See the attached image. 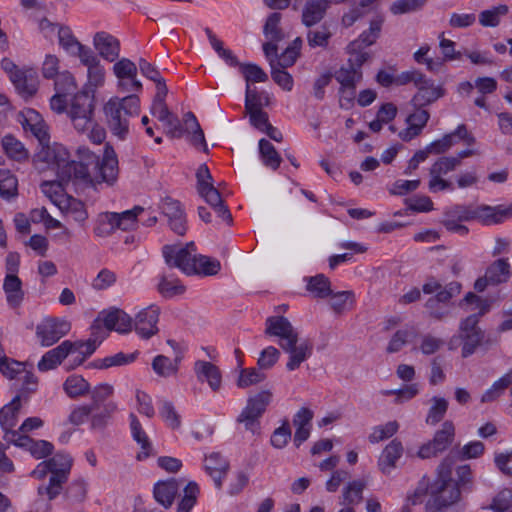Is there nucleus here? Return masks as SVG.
Masks as SVG:
<instances>
[{"label":"nucleus","instance_id":"obj_2","mask_svg":"<svg viewBox=\"0 0 512 512\" xmlns=\"http://www.w3.org/2000/svg\"><path fill=\"white\" fill-rule=\"evenodd\" d=\"M265 335L278 338V345L289 355L286 369L294 371L305 362L313 352L310 340L300 341L299 333L284 316H270L265 321Z\"/></svg>","mask_w":512,"mask_h":512},{"label":"nucleus","instance_id":"obj_37","mask_svg":"<svg viewBox=\"0 0 512 512\" xmlns=\"http://www.w3.org/2000/svg\"><path fill=\"white\" fill-rule=\"evenodd\" d=\"M186 126V132L190 133L189 141L195 147L202 146L203 151L207 152L208 147L205 141V136L202 128L200 127L195 115L192 112H187L183 116Z\"/></svg>","mask_w":512,"mask_h":512},{"label":"nucleus","instance_id":"obj_16","mask_svg":"<svg viewBox=\"0 0 512 512\" xmlns=\"http://www.w3.org/2000/svg\"><path fill=\"white\" fill-rule=\"evenodd\" d=\"M163 256L165 262L170 267L179 268L187 275H194L197 271L194 266V255L187 248H177L175 246H164Z\"/></svg>","mask_w":512,"mask_h":512},{"label":"nucleus","instance_id":"obj_18","mask_svg":"<svg viewBox=\"0 0 512 512\" xmlns=\"http://www.w3.org/2000/svg\"><path fill=\"white\" fill-rule=\"evenodd\" d=\"M205 472L213 479L215 487L220 490L229 469V461L219 452H212L204 457Z\"/></svg>","mask_w":512,"mask_h":512},{"label":"nucleus","instance_id":"obj_62","mask_svg":"<svg viewBox=\"0 0 512 512\" xmlns=\"http://www.w3.org/2000/svg\"><path fill=\"white\" fill-rule=\"evenodd\" d=\"M137 65L128 58H121L113 65V73L117 79H127L137 76Z\"/></svg>","mask_w":512,"mask_h":512},{"label":"nucleus","instance_id":"obj_8","mask_svg":"<svg viewBox=\"0 0 512 512\" xmlns=\"http://www.w3.org/2000/svg\"><path fill=\"white\" fill-rule=\"evenodd\" d=\"M460 490L455 483H433L431 497L425 505L426 512H440L460 499Z\"/></svg>","mask_w":512,"mask_h":512},{"label":"nucleus","instance_id":"obj_34","mask_svg":"<svg viewBox=\"0 0 512 512\" xmlns=\"http://www.w3.org/2000/svg\"><path fill=\"white\" fill-rule=\"evenodd\" d=\"M3 290L6 294V300L12 307L20 305L24 298V292L22 290V281L15 274H6L3 283Z\"/></svg>","mask_w":512,"mask_h":512},{"label":"nucleus","instance_id":"obj_14","mask_svg":"<svg viewBox=\"0 0 512 512\" xmlns=\"http://www.w3.org/2000/svg\"><path fill=\"white\" fill-rule=\"evenodd\" d=\"M159 209L167 217L169 226L175 233L181 236L186 233V214L178 200L166 196L161 199Z\"/></svg>","mask_w":512,"mask_h":512},{"label":"nucleus","instance_id":"obj_28","mask_svg":"<svg viewBox=\"0 0 512 512\" xmlns=\"http://www.w3.org/2000/svg\"><path fill=\"white\" fill-rule=\"evenodd\" d=\"M17 447L24 448L36 459H42L53 452V445L46 440H33L27 435L22 434L14 439L12 443Z\"/></svg>","mask_w":512,"mask_h":512},{"label":"nucleus","instance_id":"obj_3","mask_svg":"<svg viewBox=\"0 0 512 512\" xmlns=\"http://www.w3.org/2000/svg\"><path fill=\"white\" fill-rule=\"evenodd\" d=\"M106 123L113 135L124 140L129 133L130 119L140 113V100L136 95L113 97L104 105Z\"/></svg>","mask_w":512,"mask_h":512},{"label":"nucleus","instance_id":"obj_15","mask_svg":"<svg viewBox=\"0 0 512 512\" xmlns=\"http://www.w3.org/2000/svg\"><path fill=\"white\" fill-rule=\"evenodd\" d=\"M38 157L57 170V175L61 181L68 183V177L63 171L70 164V161L69 152L64 146L57 143L43 146Z\"/></svg>","mask_w":512,"mask_h":512},{"label":"nucleus","instance_id":"obj_58","mask_svg":"<svg viewBox=\"0 0 512 512\" xmlns=\"http://www.w3.org/2000/svg\"><path fill=\"white\" fill-rule=\"evenodd\" d=\"M159 414L171 429H178L181 426V417L175 410L171 401L161 400Z\"/></svg>","mask_w":512,"mask_h":512},{"label":"nucleus","instance_id":"obj_38","mask_svg":"<svg viewBox=\"0 0 512 512\" xmlns=\"http://www.w3.org/2000/svg\"><path fill=\"white\" fill-rule=\"evenodd\" d=\"M476 219L486 225L498 224L510 216V210L501 207L480 206L475 209Z\"/></svg>","mask_w":512,"mask_h":512},{"label":"nucleus","instance_id":"obj_54","mask_svg":"<svg viewBox=\"0 0 512 512\" xmlns=\"http://www.w3.org/2000/svg\"><path fill=\"white\" fill-rule=\"evenodd\" d=\"M431 401L433 404L428 411L426 423L434 426L444 418L448 409V401L445 398L436 396Z\"/></svg>","mask_w":512,"mask_h":512},{"label":"nucleus","instance_id":"obj_1","mask_svg":"<svg viewBox=\"0 0 512 512\" xmlns=\"http://www.w3.org/2000/svg\"><path fill=\"white\" fill-rule=\"evenodd\" d=\"M78 160H71L63 173L68 183L76 188L85 189L106 183L113 185L119 173L118 159L114 149L106 145L102 159L86 147L77 149Z\"/></svg>","mask_w":512,"mask_h":512},{"label":"nucleus","instance_id":"obj_27","mask_svg":"<svg viewBox=\"0 0 512 512\" xmlns=\"http://www.w3.org/2000/svg\"><path fill=\"white\" fill-rule=\"evenodd\" d=\"M194 371L200 382L206 381L213 391L220 389L222 376L216 365L208 361L198 360L195 362Z\"/></svg>","mask_w":512,"mask_h":512},{"label":"nucleus","instance_id":"obj_60","mask_svg":"<svg viewBox=\"0 0 512 512\" xmlns=\"http://www.w3.org/2000/svg\"><path fill=\"white\" fill-rule=\"evenodd\" d=\"M271 77L281 88L286 91H291L294 85L293 77L290 73L285 71V68H280L275 64V60L270 59Z\"/></svg>","mask_w":512,"mask_h":512},{"label":"nucleus","instance_id":"obj_21","mask_svg":"<svg viewBox=\"0 0 512 512\" xmlns=\"http://www.w3.org/2000/svg\"><path fill=\"white\" fill-rule=\"evenodd\" d=\"M464 302L467 304H475L479 310L478 313L472 314L465 318L460 325V334L471 333V332H482L478 327L479 318L486 314L490 309V304L487 300L481 299L473 292L466 294Z\"/></svg>","mask_w":512,"mask_h":512},{"label":"nucleus","instance_id":"obj_52","mask_svg":"<svg viewBox=\"0 0 512 512\" xmlns=\"http://www.w3.org/2000/svg\"><path fill=\"white\" fill-rule=\"evenodd\" d=\"M25 367H27L25 362L16 361L6 355L0 358V372L10 380L19 378L25 372Z\"/></svg>","mask_w":512,"mask_h":512},{"label":"nucleus","instance_id":"obj_43","mask_svg":"<svg viewBox=\"0 0 512 512\" xmlns=\"http://www.w3.org/2000/svg\"><path fill=\"white\" fill-rule=\"evenodd\" d=\"M138 355V352H134L131 354H124L119 352L115 355L105 357L103 359L94 360L89 364V367L97 368V369H107L115 366H122L125 364L132 363Z\"/></svg>","mask_w":512,"mask_h":512},{"label":"nucleus","instance_id":"obj_39","mask_svg":"<svg viewBox=\"0 0 512 512\" xmlns=\"http://www.w3.org/2000/svg\"><path fill=\"white\" fill-rule=\"evenodd\" d=\"M2 147L5 154L15 161L23 162L29 158L28 150L13 135L8 134L2 138Z\"/></svg>","mask_w":512,"mask_h":512},{"label":"nucleus","instance_id":"obj_24","mask_svg":"<svg viewBox=\"0 0 512 512\" xmlns=\"http://www.w3.org/2000/svg\"><path fill=\"white\" fill-rule=\"evenodd\" d=\"M430 119V113L423 108H415V111L409 114L405 120L407 127L399 132L401 140L409 142L419 136Z\"/></svg>","mask_w":512,"mask_h":512},{"label":"nucleus","instance_id":"obj_50","mask_svg":"<svg viewBox=\"0 0 512 512\" xmlns=\"http://www.w3.org/2000/svg\"><path fill=\"white\" fill-rule=\"evenodd\" d=\"M281 14L274 12L268 16L263 27V33L266 38L273 42H280L284 38V33L279 27Z\"/></svg>","mask_w":512,"mask_h":512},{"label":"nucleus","instance_id":"obj_48","mask_svg":"<svg viewBox=\"0 0 512 512\" xmlns=\"http://www.w3.org/2000/svg\"><path fill=\"white\" fill-rule=\"evenodd\" d=\"M18 193V180L16 176L7 169H0V196L10 200Z\"/></svg>","mask_w":512,"mask_h":512},{"label":"nucleus","instance_id":"obj_32","mask_svg":"<svg viewBox=\"0 0 512 512\" xmlns=\"http://www.w3.org/2000/svg\"><path fill=\"white\" fill-rule=\"evenodd\" d=\"M98 346L96 339H88L87 341H74L72 342L71 347V355H74L71 359V369H74L81 364L84 363V361L90 357L96 350Z\"/></svg>","mask_w":512,"mask_h":512},{"label":"nucleus","instance_id":"obj_11","mask_svg":"<svg viewBox=\"0 0 512 512\" xmlns=\"http://www.w3.org/2000/svg\"><path fill=\"white\" fill-rule=\"evenodd\" d=\"M70 329L71 324L64 319L46 318L36 326V336L41 346L49 347L67 335Z\"/></svg>","mask_w":512,"mask_h":512},{"label":"nucleus","instance_id":"obj_12","mask_svg":"<svg viewBox=\"0 0 512 512\" xmlns=\"http://www.w3.org/2000/svg\"><path fill=\"white\" fill-rule=\"evenodd\" d=\"M160 315V308L157 305H149L140 310L136 315L134 321L132 320V327L136 333L143 339H150L159 331L158 321Z\"/></svg>","mask_w":512,"mask_h":512},{"label":"nucleus","instance_id":"obj_10","mask_svg":"<svg viewBox=\"0 0 512 512\" xmlns=\"http://www.w3.org/2000/svg\"><path fill=\"white\" fill-rule=\"evenodd\" d=\"M454 436V424L451 421H445L442 424L441 429L435 432L433 439L420 447L418 456L422 459L437 456L452 444Z\"/></svg>","mask_w":512,"mask_h":512},{"label":"nucleus","instance_id":"obj_26","mask_svg":"<svg viewBox=\"0 0 512 512\" xmlns=\"http://www.w3.org/2000/svg\"><path fill=\"white\" fill-rule=\"evenodd\" d=\"M72 341L65 340L57 347L47 351L38 362V369L46 372L55 369L71 353Z\"/></svg>","mask_w":512,"mask_h":512},{"label":"nucleus","instance_id":"obj_57","mask_svg":"<svg viewBox=\"0 0 512 512\" xmlns=\"http://www.w3.org/2000/svg\"><path fill=\"white\" fill-rule=\"evenodd\" d=\"M198 494V484L190 481L184 488V495L178 504L177 512H190L196 504Z\"/></svg>","mask_w":512,"mask_h":512},{"label":"nucleus","instance_id":"obj_25","mask_svg":"<svg viewBox=\"0 0 512 512\" xmlns=\"http://www.w3.org/2000/svg\"><path fill=\"white\" fill-rule=\"evenodd\" d=\"M102 320L104 326L118 333H128L132 330V318L121 309L102 312L96 321Z\"/></svg>","mask_w":512,"mask_h":512},{"label":"nucleus","instance_id":"obj_23","mask_svg":"<svg viewBox=\"0 0 512 512\" xmlns=\"http://www.w3.org/2000/svg\"><path fill=\"white\" fill-rule=\"evenodd\" d=\"M331 0H308L302 8L301 22L306 28L319 24L326 16Z\"/></svg>","mask_w":512,"mask_h":512},{"label":"nucleus","instance_id":"obj_36","mask_svg":"<svg viewBox=\"0 0 512 512\" xmlns=\"http://www.w3.org/2000/svg\"><path fill=\"white\" fill-rule=\"evenodd\" d=\"M485 273L490 278L491 285L506 283L511 277L510 264L507 259H497L486 268Z\"/></svg>","mask_w":512,"mask_h":512},{"label":"nucleus","instance_id":"obj_61","mask_svg":"<svg viewBox=\"0 0 512 512\" xmlns=\"http://www.w3.org/2000/svg\"><path fill=\"white\" fill-rule=\"evenodd\" d=\"M158 291L164 297H173L184 293L185 287L177 279H169L168 276L163 275L158 284Z\"/></svg>","mask_w":512,"mask_h":512},{"label":"nucleus","instance_id":"obj_44","mask_svg":"<svg viewBox=\"0 0 512 512\" xmlns=\"http://www.w3.org/2000/svg\"><path fill=\"white\" fill-rule=\"evenodd\" d=\"M365 487L366 482L363 480L349 482L343 490L341 504L350 507L359 504L362 501V494Z\"/></svg>","mask_w":512,"mask_h":512},{"label":"nucleus","instance_id":"obj_55","mask_svg":"<svg viewBox=\"0 0 512 512\" xmlns=\"http://www.w3.org/2000/svg\"><path fill=\"white\" fill-rule=\"evenodd\" d=\"M266 379V374L257 368H243L240 370L237 386L239 388H247L252 385L263 382Z\"/></svg>","mask_w":512,"mask_h":512},{"label":"nucleus","instance_id":"obj_22","mask_svg":"<svg viewBox=\"0 0 512 512\" xmlns=\"http://www.w3.org/2000/svg\"><path fill=\"white\" fill-rule=\"evenodd\" d=\"M197 192L199 196L210 205L219 218L229 225L232 223V215L228 207L224 204L220 192L213 184L202 186Z\"/></svg>","mask_w":512,"mask_h":512},{"label":"nucleus","instance_id":"obj_45","mask_svg":"<svg viewBox=\"0 0 512 512\" xmlns=\"http://www.w3.org/2000/svg\"><path fill=\"white\" fill-rule=\"evenodd\" d=\"M306 288L315 298L323 299L332 294L330 281L324 274L309 277Z\"/></svg>","mask_w":512,"mask_h":512},{"label":"nucleus","instance_id":"obj_40","mask_svg":"<svg viewBox=\"0 0 512 512\" xmlns=\"http://www.w3.org/2000/svg\"><path fill=\"white\" fill-rule=\"evenodd\" d=\"M383 23V19L377 17L370 22L369 29L364 31L356 40L351 42V47L353 49L362 47L367 48L368 46L374 44L379 37L381 26Z\"/></svg>","mask_w":512,"mask_h":512},{"label":"nucleus","instance_id":"obj_30","mask_svg":"<svg viewBox=\"0 0 512 512\" xmlns=\"http://www.w3.org/2000/svg\"><path fill=\"white\" fill-rule=\"evenodd\" d=\"M333 33L326 24L308 28L306 32V42L310 49L326 50L329 47Z\"/></svg>","mask_w":512,"mask_h":512},{"label":"nucleus","instance_id":"obj_20","mask_svg":"<svg viewBox=\"0 0 512 512\" xmlns=\"http://www.w3.org/2000/svg\"><path fill=\"white\" fill-rule=\"evenodd\" d=\"M93 46L99 56L108 62H115L120 55V41L112 34L99 31L93 37Z\"/></svg>","mask_w":512,"mask_h":512},{"label":"nucleus","instance_id":"obj_31","mask_svg":"<svg viewBox=\"0 0 512 512\" xmlns=\"http://www.w3.org/2000/svg\"><path fill=\"white\" fill-rule=\"evenodd\" d=\"M403 454V446L397 439L392 440L383 450L379 458V467L383 473H389Z\"/></svg>","mask_w":512,"mask_h":512},{"label":"nucleus","instance_id":"obj_49","mask_svg":"<svg viewBox=\"0 0 512 512\" xmlns=\"http://www.w3.org/2000/svg\"><path fill=\"white\" fill-rule=\"evenodd\" d=\"M259 152L263 164L273 170H276L281 164V156L275 147L266 139L259 141Z\"/></svg>","mask_w":512,"mask_h":512},{"label":"nucleus","instance_id":"obj_63","mask_svg":"<svg viewBox=\"0 0 512 512\" xmlns=\"http://www.w3.org/2000/svg\"><path fill=\"white\" fill-rule=\"evenodd\" d=\"M113 392L114 389L110 384L102 383L95 386L92 390H90L92 399L90 406L93 407L95 411L99 410L101 404L105 402L106 399L113 394Z\"/></svg>","mask_w":512,"mask_h":512},{"label":"nucleus","instance_id":"obj_35","mask_svg":"<svg viewBox=\"0 0 512 512\" xmlns=\"http://www.w3.org/2000/svg\"><path fill=\"white\" fill-rule=\"evenodd\" d=\"M11 82L17 92L24 98L33 96L37 91V80L32 72L20 71L12 75Z\"/></svg>","mask_w":512,"mask_h":512},{"label":"nucleus","instance_id":"obj_47","mask_svg":"<svg viewBox=\"0 0 512 512\" xmlns=\"http://www.w3.org/2000/svg\"><path fill=\"white\" fill-rule=\"evenodd\" d=\"M63 389L70 398H77L90 392V384L80 375H71L65 380Z\"/></svg>","mask_w":512,"mask_h":512},{"label":"nucleus","instance_id":"obj_59","mask_svg":"<svg viewBox=\"0 0 512 512\" xmlns=\"http://www.w3.org/2000/svg\"><path fill=\"white\" fill-rule=\"evenodd\" d=\"M399 429L397 421H389L384 425L375 426L372 429L368 439L370 443H378L380 441L391 438Z\"/></svg>","mask_w":512,"mask_h":512},{"label":"nucleus","instance_id":"obj_7","mask_svg":"<svg viewBox=\"0 0 512 512\" xmlns=\"http://www.w3.org/2000/svg\"><path fill=\"white\" fill-rule=\"evenodd\" d=\"M143 208L135 206L131 210L121 213L106 212L100 216V226L96 228L97 235L112 233L115 229L129 230L136 225L137 216L143 212Z\"/></svg>","mask_w":512,"mask_h":512},{"label":"nucleus","instance_id":"obj_4","mask_svg":"<svg viewBox=\"0 0 512 512\" xmlns=\"http://www.w3.org/2000/svg\"><path fill=\"white\" fill-rule=\"evenodd\" d=\"M94 110V89L78 92L70 99L67 115L78 133H85L93 126Z\"/></svg>","mask_w":512,"mask_h":512},{"label":"nucleus","instance_id":"obj_56","mask_svg":"<svg viewBox=\"0 0 512 512\" xmlns=\"http://www.w3.org/2000/svg\"><path fill=\"white\" fill-rule=\"evenodd\" d=\"M340 88H356V84L362 79V71H356L350 67H341L335 73Z\"/></svg>","mask_w":512,"mask_h":512},{"label":"nucleus","instance_id":"obj_5","mask_svg":"<svg viewBox=\"0 0 512 512\" xmlns=\"http://www.w3.org/2000/svg\"><path fill=\"white\" fill-rule=\"evenodd\" d=\"M50 467V479L48 486L38 487L40 496L46 494L48 500L55 499L62 491V485L67 481L72 466V458L63 453H57L52 458L46 460Z\"/></svg>","mask_w":512,"mask_h":512},{"label":"nucleus","instance_id":"obj_9","mask_svg":"<svg viewBox=\"0 0 512 512\" xmlns=\"http://www.w3.org/2000/svg\"><path fill=\"white\" fill-rule=\"evenodd\" d=\"M457 167H459V161L452 156L440 157L436 160L429 169V190L436 193L438 191L453 189V184L444 179L443 176L454 171Z\"/></svg>","mask_w":512,"mask_h":512},{"label":"nucleus","instance_id":"obj_29","mask_svg":"<svg viewBox=\"0 0 512 512\" xmlns=\"http://www.w3.org/2000/svg\"><path fill=\"white\" fill-rule=\"evenodd\" d=\"M129 420L132 437L141 447V451L137 454L136 458L141 461L152 454L153 448L137 416L134 413H130Z\"/></svg>","mask_w":512,"mask_h":512},{"label":"nucleus","instance_id":"obj_13","mask_svg":"<svg viewBox=\"0 0 512 512\" xmlns=\"http://www.w3.org/2000/svg\"><path fill=\"white\" fill-rule=\"evenodd\" d=\"M21 395H16L10 403L0 409V426L4 431V440L13 443L14 439L20 437L19 431L14 430L21 410Z\"/></svg>","mask_w":512,"mask_h":512},{"label":"nucleus","instance_id":"obj_41","mask_svg":"<svg viewBox=\"0 0 512 512\" xmlns=\"http://www.w3.org/2000/svg\"><path fill=\"white\" fill-rule=\"evenodd\" d=\"M117 404L115 402H107L100 406V411H94L90 416V426L92 430H102L108 424L112 415L117 411Z\"/></svg>","mask_w":512,"mask_h":512},{"label":"nucleus","instance_id":"obj_17","mask_svg":"<svg viewBox=\"0 0 512 512\" xmlns=\"http://www.w3.org/2000/svg\"><path fill=\"white\" fill-rule=\"evenodd\" d=\"M417 93L412 97L411 104L414 108H424L445 95V89L441 85L427 79L425 76L416 86Z\"/></svg>","mask_w":512,"mask_h":512},{"label":"nucleus","instance_id":"obj_33","mask_svg":"<svg viewBox=\"0 0 512 512\" xmlns=\"http://www.w3.org/2000/svg\"><path fill=\"white\" fill-rule=\"evenodd\" d=\"M178 489L179 485L175 479L158 482L154 486V498L159 504L169 508L173 504Z\"/></svg>","mask_w":512,"mask_h":512},{"label":"nucleus","instance_id":"obj_51","mask_svg":"<svg viewBox=\"0 0 512 512\" xmlns=\"http://www.w3.org/2000/svg\"><path fill=\"white\" fill-rule=\"evenodd\" d=\"M193 264L197 270L194 274L211 276L216 275L221 269V264L217 259L204 255H194Z\"/></svg>","mask_w":512,"mask_h":512},{"label":"nucleus","instance_id":"obj_42","mask_svg":"<svg viewBox=\"0 0 512 512\" xmlns=\"http://www.w3.org/2000/svg\"><path fill=\"white\" fill-rule=\"evenodd\" d=\"M512 384V368L496 380L482 395L481 402H492L499 398L504 391Z\"/></svg>","mask_w":512,"mask_h":512},{"label":"nucleus","instance_id":"obj_53","mask_svg":"<svg viewBox=\"0 0 512 512\" xmlns=\"http://www.w3.org/2000/svg\"><path fill=\"white\" fill-rule=\"evenodd\" d=\"M152 368L154 372L161 377H169L177 373L178 361H172L164 355L156 356L152 361Z\"/></svg>","mask_w":512,"mask_h":512},{"label":"nucleus","instance_id":"obj_46","mask_svg":"<svg viewBox=\"0 0 512 512\" xmlns=\"http://www.w3.org/2000/svg\"><path fill=\"white\" fill-rule=\"evenodd\" d=\"M508 11L509 8L505 4L483 10L478 16L479 23L483 27H497L500 24L501 18L505 16Z\"/></svg>","mask_w":512,"mask_h":512},{"label":"nucleus","instance_id":"obj_19","mask_svg":"<svg viewBox=\"0 0 512 512\" xmlns=\"http://www.w3.org/2000/svg\"><path fill=\"white\" fill-rule=\"evenodd\" d=\"M49 196L53 203H55L62 212L66 213L74 221L83 223L87 219V211L84 203L80 200L63 193H58L57 191H54V195L50 194Z\"/></svg>","mask_w":512,"mask_h":512},{"label":"nucleus","instance_id":"obj_6","mask_svg":"<svg viewBox=\"0 0 512 512\" xmlns=\"http://www.w3.org/2000/svg\"><path fill=\"white\" fill-rule=\"evenodd\" d=\"M273 394L270 390H262L249 397L245 408L238 416V422L243 423L246 430L253 434L259 433V419L271 403Z\"/></svg>","mask_w":512,"mask_h":512},{"label":"nucleus","instance_id":"obj_64","mask_svg":"<svg viewBox=\"0 0 512 512\" xmlns=\"http://www.w3.org/2000/svg\"><path fill=\"white\" fill-rule=\"evenodd\" d=\"M239 68L247 84L249 82H265L268 80L267 74L256 64H241Z\"/></svg>","mask_w":512,"mask_h":512}]
</instances>
